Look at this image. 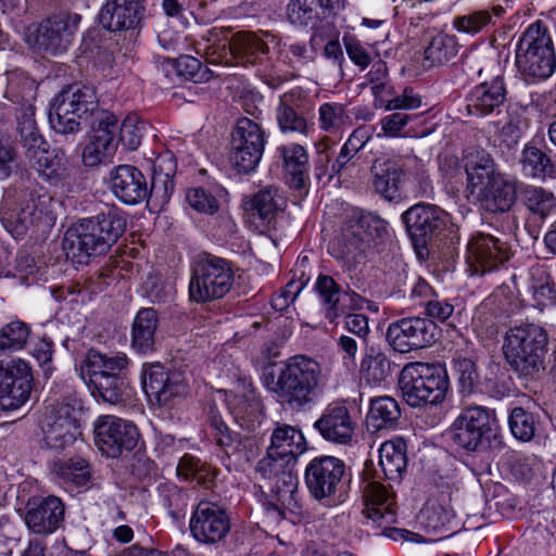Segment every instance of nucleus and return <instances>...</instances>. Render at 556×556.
<instances>
[{
  "label": "nucleus",
  "mask_w": 556,
  "mask_h": 556,
  "mask_svg": "<svg viewBox=\"0 0 556 556\" xmlns=\"http://www.w3.org/2000/svg\"><path fill=\"white\" fill-rule=\"evenodd\" d=\"M508 258V247L493 236L476 233L467 244L466 263L470 276L491 271Z\"/></svg>",
  "instance_id": "19"
},
{
  "label": "nucleus",
  "mask_w": 556,
  "mask_h": 556,
  "mask_svg": "<svg viewBox=\"0 0 556 556\" xmlns=\"http://www.w3.org/2000/svg\"><path fill=\"white\" fill-rule=\"evenodd\" d=\"M110 187L114 195L125 204L144 201L149 190L143 174L131 165H119L111 173Z\"/></svg>",
  "instance_id": "27"
},
{
  "label": "nucleus",
  "mask_w": 556,
  "mask_h": 556,
  "mask_svg": "<svg viewBox=\"0 0 556 556\" xmlns=\"http://www.w3.org/2000/svg\"><path fill=\"white\" fill-rule=\"evenodd\" d=\"M59 202L43 188L26 193L18 204L5 201L0 207V220L15 239L31 232H46L56 220Z\"/></svg>",
  "instance_id": "3"
},
{
  "label": "nucleus",
  "mask_w": 556,
  "mask_h": 556,
  "mask_svg": "<svg viewBox=\"0 0 556 556\" xmlns=\"http://www.w3.org/2000/svg\"><path fill=\"white\" fill-rule=\"evenodd\" d=\"M5 96L14 103L22 102L21 108L16 112V131L25 149L26 156L38 151V149H43L47 141L39 132L33 104L35 98L34 81L20 73H11L8 77Z\"/></svg>",
  "instance_id": "10"
},
{
  "label": "nucleus",
  "mask_w": 556,
  "mask_h": 556,
  "mask_svg": "<svg viewBox=\"0 0 556 556\" xmlns=\"http://www.w3.org/2000/svg\"><path fill=\"white\" fill-rule=\"evenodd\" d=\"M528 292L530 294V304L543 311L556 303V288L548 271L536 266L530 269V279L528 282Z\"/></svg>",
  "instance_id": "40"
},
{
  "label": "nucleus",
  "mask_w": 556,
  "mask_h": 556,
  "mask_svg": "<svg viewBox=\"0 0 556 556\" xmlns=\"http://www.w3.org/2000/svg\"><path fill=\"white\" fill-rule=\"evenodd\" d=\"M229 40L232 59L242 65L254 63L260 55L268 51L267 45L252 33H238Z\"/></svg>",
  "instance_id": "46"
},
{
  "label": "nucleus",
  "mask_w": 556,
  "mask_h": 556,
  "mask_svg": "<svg viewBox=\"0 0 556 556\" xmlns=\"http://www.w3.org/2000/svg\"><path fill=\"white\" fill-rule=\"evenodd\" d=\"M314 427L326 441L346 445L353 441L356 422L346 405L331 403L323 410Z\"/></svg>",
  "instance_id": "24"
},
{
  "label": "nucleus",
  "mask_w": 556,
  "mask_h": 556,
  "mask_svg": "<svg viewBox=\"0 0 556 556\" xmlns=\"http://www.w3.org/2000/svg\"><path fill=\"white\" fill-rule=\"evenodd\" d=\"M91 394L110 404L118 403L124 394L125 381L118 376H96L84 380Z\"/></svg>",
  "instance_id": "51"
},
{
  "label": "nucleus",
  "mask_w": 556,
  "mask_h": 556,
  "mask_svg": "<svg viewBox=\"0 0 556 556\" xmlns=\"http://www.w3.org/2000/svg\"><path fill=\"white\" fill-rule=\"evenodd\" d=\"M506 100V88L501 77L476 86L466 98L469 115L482 117L493 113Z\"/></svg>",
  "instance_id": "29"
},
{
  "label": "nucleus",
  "mask_w": 556,
  "mask_h": 556,
  "mask_svg": "<svg viewBox=\"0 0 556 556\" xmlns=\"http://www.w3.org/2000/svg\"><path fill=\"white\" fill-rule=\"evenodd\" d=\"M399 383L404 400L412 407L441 405L450 387L446 368L440 363H408L401 371Z\"/></svg>",
  "instance_id": "6"
},
{
  "label": "nucleus",
  "mask_w": 556,
  "mask_h": 556,
  "mask_svg": "<svg viewBox=\"0 0 556 556\" xmlns=\"http://www.w3.org/2000/svg\"><path fill=\"white\" fill-rule=\"evenodd\" d=\"M345 464L334 456L313 458L305 469V483L311 495L329 503L339 501L344 491Z\"/></svg>",
  "instance_id": "13"
},
{
  "label": "nucleus",
  "mask_w": 556,
  "mask_h": 556,
  "mask_svg": "<svg viewBox=\"0 0 556 556\" xmlns=\"http://www.w3.org/2000/svg\"><path fill=\"white\" fill-rule=\"evenodd\" d=\"M494 417L485 407L471 406L463 410L450 427L453 442L463 448L476 451L491 431Z\"/></svg>",
  "instance_id": "18"
},
{
  "label": "nucleus",
  "mask_w": 556,
  "mask_h": 556,
  "mask_svg": "<svg viewBox=\"0 0 556 556\" xmlns=\"http://www.w3.org/2000/svg\"><path fill=\"white\" fill-rule=\"evenodd\" d=\"M435 325L426 318H402L389 325L387 339L399 353L428 346L434 341Z\"/></svg>",
  "instance_id": "20"
},
{
  "label": "nucleus",
  "mask_w": 556,
  "mask_h": 556,
  "mask_svg": "<svg viewBox=\"0 0 556 556\" xmlns=\"http://www.w3.org/2000/svg\"><path fill=\"white\" fill-rule=\"evenodd\" d=\"M521 165L529 177L543 181L556 179V154L548 155L536 147L527 146L522 150Z\"/></svg>",
  "instance_id": "41"
},
{
  "label": "nucleus",
  "mask_w": 556,
  "mask_h": 556,
  "mask_svg": "<svg viewBox=\"0 0 556 556\" xmlns=\"http://www.w3.org/2000/svg\"><path fill=\"white\" fill-rule=\"evenodd\" d=\"M117 128V118L109 112L101 111L100 116L97 117V124H93L88 134V140L81 152V161L85 166L93 167L111 160L118 146Z\"/></svg>",
  "instance_id": "17"
},
{
  "label": "nucleus",
  "mask_w": 556,
  "mask_h": 556,
  "mask_svg": "<svg viewBox=\"0 0 556 556\" xmlns=\"http://www.w3.org/2000/svg\"><path fill=\"white\" fill-rule=\"evenodd\" d=\"M138 440V429L128 420L106 415L98 417L94 422V443L108 457L116 458L124 451L134 450Z\"/></svg>",
  "instance_id": "16"
},
{
  "label": "nucleus",
  "mask_w": 556,
  "mask_h": 556,
  "mask_svg": "<svg viewBox=\"0 0 556 556\" xmlns=\"http://www.w3.org/2000/svg\"><path fill=\"white\" fill-rule=\"evenodd\" d=\"M290 98L291 96L288 93L283 94L276 111V118L280 130L282 132H299L304 136L312 135L314 132V124L308 123L290 106Z\"/></svg>",
  "instance_id": "50"
},
{
  "label": "nucleus",
  "mask_w": 556,
  "mask_h": 556,
  "mask_svg": "<svg viewBox=\"0 0 556 556\" xmlns=\"http://www.w3.org/2000/svg\"><path fill=\"white\" fill-rule=\"evenodd\" d=\"M379 466L391 482H401L407 467V447L401 438L383 442L379 447Z\"/></svg>",
  "instance_id": "34"
},
{
  "label": "nucleus",
  "mask_w": 556,
  "mask_h": 556,
  "mask_svg": "<svg viewBox=\"0 0 556 556\" xmlns=\"http://www.w3.org/2000/svg\"><path fill=\"white\" fill-rule=\"evenodd\" d=\"M267 450L271 452V455L287 458L294 464L296 457L305 451V439L296 428L280 425L273 431Z\"/></svg>",
  "instance_id": "36"
},
{
  "label": "nucleus",
  "mask_w": 556,
  "mask_h": 556,
  "mask_svg": "<svg viewBox=\"0 0 556 556\" xmlns=\"http://www.w3.org/2000/svg\"><path fill=\"white\" fill-rule=\"evenodd\" d=\"M391 375V362L381 352L370 350L361 363V378L367 386L378 387Z\"/></svg>",
  "instance_id": "48"
},
{
  "label": "nucleus",
  "mask_w": 556,
  "mask_h": 556,
  "mask_svg": "<svg viewBox=\"0 0 556 556\" xmlns=\"http://www.w3.org/2000/svg\"><path fill=\"white\" fill-rule=\"evenodd\" d=\"M233 283V271L219 257H210L198 264L189 283L190 299L198 303L214 301L226 295Z\"/></svg>",
  "instance_id": "12"
},
{
  "label": "nucleus",
  "mask_w": 556,
  "mask_h": 556,
  "mask_svg": "<svg viewBox=\"0 0 556 556\" xmlns=\"http://www.w3.org/2000/svg\"><path fill=\"white\" fill-rule=\"evenodd\" d=\"M33 371L29 364L17 357L0 363V407L14 410L30 396Z\"/></svg>",
  "instance_id": "15"
},
{
  "label": "nucleus",
  "mask_w": 556,
  "mask_h": 556,
  "mask_svg": "<svg viewBox=\"0 0 556 556\" xmlns=\"http://www.w3.org/2000/svg\"><path fill=\"white\" fill-rule=\"evenodd\" d=\"M224 194L227 195V191L223 188L218 189L215 195L202 187H195L188 190L187 201L194 211L212 215L219 210L217 197H223Z\"/></svg>",
  "instance_id": "59"
},
{
  "label": "nucleus",
  "mask_w": 556,
  "mask_h": 556,
  "mask_svg": "<svg viewBox=\"0 0 556 556\" xmlns=\"http://www.w3.org/2000/svg\"><path fill=\"white\" fill-rule=\"evenodd\" d=\"M211 427L216 444L228 455H238L239 459H248V448H252L251 440H242L238 433L230 431L218 415L211 417Z\"/></svg>",
  "instance_id": "44"
},
{
  "label": "nucleus",
  "mask_w": 556,
  "mask_h": 556,
  "mask_svg": "<svg viewBox=\"0 0 556 556\" xmlns=\"http://www.w3.org/2000/svg\"><path fill=\"white\" fill-rule=\"evenodd\" d=\"M315 289L319 296L323 314H325L326 307H329L342 291L337 282L329 276L318 277L315 283Z\"/></svg>",
  "instance_id": "64"
},
{
  "label": "nucleus",
  "mask_w": 556,
  "mask_h": 556,
  "mask_svg": "<svg viewBox=\"0 0 556 556\" xmlns=\"http://www.w3.org/2000/svg\"><path fill=\"white\" fill-rule=\"evenodd\" d=\"M372 186L375 190L387 200L397 197L401 170L394 163L387 160H377L371 167Z\"/></svg>",
  "instance_id": "45"
},
{
  "label": "nucleus",
  "mask_w": 556,
  "mask_h": 556,
  "mask_svg": "<svg viewBox=\"0 0 556 556\" xmlns=\"http://www.w3.org/2000/svg\"><path fill=\"white\" fill-rule=\"evenodd\" d=\"M401 417L399 403L391 396H379L370 401L367 426L375 431L393 429Z\"/></svg>",
  "instance_id": "43"
},
{
  "label": "nucleus",
  "mask_w": 556,
  "mask_h": 556,
  "mask_svg": "<svg viewBox=\"0 0 556 556\" xmlns=\"http://www.w3.org/2000/svg\"><path fill=\"white\" fill-rule=\"evenodd\" d=\"M392 236L389 223L372 213L353 211L338 235L329 243V252L338 260H355L364 252L370 239H388Z\"/></svg>",
  "instance_id": "8"
},
{
  "label": "nucleus",
  "mask_w": 556,
  "mask_h": 556,
  "mask_svg": "<svg viewBox=\"0 0 556 556\" xmlns=\"http://www.w3.org/2000/svg\"><path fill=\"white\" fill-rule=\"evenodd\" d=\"M30 328L22 320H12L0 328V354L21 351L25 348Z\"/></svg>",
  "instance_id": "53"
},
{
  "label": "nucleus",
  "mask_w": 556,
  "mask_h": 556,
  "mask_svg": "<svg viewBox=\"0 0 556 556\" xmlns=\"http://www.w3.org/2000/svg\"><path fill=\"white\" fill-rule=\"evenodd\" d=\"M410 121V115L395 112L386 115L379 122L381 131L377 134L378 138H399L403 136V130Z\"/></svg>",
  "instance_id": "61"
},
{
  "label": "nucleus",
  "mask_w": 556,
  "mask_h": 556,
  "mask_svg": "<svg viewBox=\"0 0 556 556\" xmlns=\"http://www.w3.org/2000/svg\"><path fill=\"white\" fill-rule=\"evenodd\" d=\"M64 518V505L56 496L30 498L27 502L25 523L36 534H51Z\"/></svg>",
  "instance_id": "26"
},
{
  "label": "nucleus",
  "mask_w": 556,
  "mask_h": 556,
  "mask_svg": "<svg viewBox=\"0 0 556 556\" xmlns=\"http://www.w3.org/2000/svg\"><path fill=\"white\" fill-rule=\"evenodd\" d=\"M38 175L51 186L61 185L70 175L68 159L62 151L49 150L48 143L26 156Z\"/></svg>",
  "instance_id": "33"
},
{
  "label": "nucleus",
  "mask_w": 556,
  "mask_h": 556,
  "mask_svg": "<svg viewBox=\"0 0 556 556\" xmlns=\"http://www.w3.org/2000/svg\"><path fill=\"white\" fill-rule=\"evenodd\" d=\"M508 425L517 440L529 442L535 435L538 420L531 412L521 406H516L509 414Z\"/></svg>",
  "instance_id": "57"
},
{
  "label": "nucleus",
  "mask_w": 556,
  "mask_h": 556,
  "mask_svg": "<svg viewBox=\"0 0 556 556\" xmlns=\"http://www.w3.org/2000/svg\"><path fill=\"white\" fill-rule=\"evenodd\" d=\"M144 0H106L99 13L100 24L108 30L119 31L137 25Z\"/></svg>",
  "instance_id": "28"
},
{
  "label": "nucleus",
  "mask_w": 556,
  "mask_h": 556,
  "mask_svg": "<svg viewBox=\"0 0 556 556\" xmlns=\"http://www.w3.org/2000/svg\"><path fill=\"white\" fill-rule=\"evenodd\" d=\"M458 50L456 37L441 31L431 37L425 49V61L429 65H442L454 59Z\"/></svg>",
  "instance_id": "49"
},
{
  "label": "nucleus",
  "mask_w": 556,
  "mask_h": 556,
  "mask_svg": "<svg viewBox=\"0 0 556 556\" xmlns=\"http://www.w3.org/2000/svg\"><path fill=\"white\" fill-rule=\"evenodd\" d=\"M516 65L526 76L545 79L556 68L554 43L548 28L538 21L527 27L516 50Z\"/></svg>",
  "instance_id": "9"
},
{
  "label": "nucleus",
  "mask_w": 556,
  "mask_h": 556,
  "mask_svg": "<svg viewBox=\"0 0 556 556\" xmlns=\"http://www.w3.org/2000/svg\"><path fill=\"white\" fill-rule=\"evenodd\" d=\"M267 139L256 122L242 117L231 134L230 162L239 173L253 172L260 164Z\"/></svg>",
  "instance_id": "14"
},
{
  "label": "nucleus",
  "mask_w": 556,
  "mask_h": 556,
  "mask_svg": "<svg viewBox=\"0 0 556 556\" xmlns=\"http://www.w3.org/2000/svg\"><path fill=\"white\" fill-rule=\"evenodd\" d=\"M80 412L81 403L77 399L66 397L62 402L49 400L43 429V440L49 448L63 450L81 435Z\"/></svg>",
  "instance_id": "11"
},
{
  "label": "nucleus",
  "mask_w": 556,
  "mask_h": 556,
  "mask_svg": "<svg viewBox=\"0 0 556 556\" xmlns=\"http://www.w3.org/2000/svg\"><path fill=\"white\" fill-rule=\"evenodd\" d=\"M467 190L477 199L501 173L497 170L491 155L484 151L470 152L465 156Z\"/></svg>",
  "instance_id": "32"
},
{
  "label": "nucleus",
  "mask_w": 556,
  "mask_h": 556,
  "mask_svg": "<svg viewBox=\"0 0 556 556\" xmlns=\"http://www.w3.org/2000/svg\"><path fill=\"white\" fill-rule=\"evenodd\" d=\"M142 383L146 394L164 406L188 392L186 379L180 374H168L160 364L146 369Z\"/></svg>",
  "instance_id": "25"
},
{
  "label": "nucleus",
  "mask_w": 556,
  "mask_h": 556,
  "mask_svg": "<svg viewBox=\"0 0 556 556\" xmlns=\"http://www.w3.org/2000/svg\"><path fill=\"white\" fill-rule=\"evenodd\" d=\"M318 123L321 130L337 134L351 123V117L343 104L327 102L318 108Z\"/></svg>",
  "instance_id": "56"
},
{
  "label": "nucleus",
  "mask_w": 556,
  "mask_h": 556,
  "mask_svg": "<svg viewBox=\"0 0 556 556\" xmlns=\"http://www.w3.org/2000/svg\"><path fill=\"white\" fill-rule=\"evenodd\" d=\"M157 329V315L153 308L140 309L132 323L131 346L142 354L153 351L155 332Z\"/></svg>",
  "instance_id": "39"
},
{
  "label": "nucleus",
  "mask_w": 556,
  "mask_h": 556,
  "mask_svg": "<svg viewBox=\"0 0 556 556\" xmlns=\"http://www.w3.org/2000/svg\"><path fill=\"white\" fill-rule=\"evenodd\" d=\"M364 516L379 527L395 522L394 501L392 493L376 481L368 482L363 493Z\"/></svg>",
  "instance_id": "30"
},
{
  "label": "nucleus",
  "mask_w": 556,
  "mask_h": 556,
  "mask_svg": "<svg viewBox=\"0 0 556 556\" xmlns=\"http://www.w3.org/2000/svg\"><path fill=\"white\" fill-rule=\"evenodd\" d=\"M481 205L490 212H505L516 200V188L506 175H495L491 185L486 187L478 199Z\"/></svg>",
  "instance_id": "35"
},
{
  "label": "nucleus",
  "mask_w": 556,
  "mask_h": 556,
  "mask_svg": "<svg viewBox=\"0 0 556 556\" xmlns=\"http://www.w3.org/2000/svg\"><path fill=\"white\" fill-rule=\"evenodd\" d=\"M249 206L262 220L270 223L285 208L286 199L277 188L269 186L255 193Z\"/></svg>",
  "instance_id": "47"
},
{
  "label": "nucleus",
  "mask_w": 556,
  "mask_h": 556,
  "mask_svg": "<svg viewBox=\"0 0 556 556\" xmlns=\"http://www.w3.org/2000/svg\"><path fill=\"white\" fill-rule=\"evenodd\" d=\"M101 112L93 88L81 85L64 87L52 100L49 119L52 127L61 134H75L83 123Z\"/></svg>",
  "instance_id": "7"
},
{
  "label": "nucleus",
  "mask_w": 556,
  "mask_h": 556,
  "mask_svg": "<svg viewBox=\"0 0 556 556\" xmlns=\"http://www.w3.org/2000/svg\"><path fill=\"white\" fill-rule=\"evenodd\" d=\"M369 302L351 289L342 290L329 307H326L324 316L330 324L337 323L338 318L349 312L362 311Z\"/></svg>",
  "instance_id": "54"
},
{
  "label": "nucleus",
  "mask_w": 556,
  "mask_h": 556,
  "mask_svg": "<svg viewBox=\"0 0 556 556\" xmlns=\"http://www.w3.org/2000/svg\"><path fill=\"white\" fill-rule=\"evenodd\" d=\"M402 219L414 242L425 245L444 228L447 214L435 205L418 203L406 210Z\"/></svg>",
  "instance_id": "22"
},
{
  "label": "nucleus",
  "mask_w": 556,
  "mask_h": 556,
  "mask_svg": "<svg viewBox=\"0 0 556 556\" xmlns=\"http://www.w3.org/2000/svg\"><path fill=\"white\" fill-rule=\"evenodd\" d=\"M291 460L271 455L267 450L266 456L256 467V471L265 480V484L260 488L269 492V495L265 494L262 505L266 513L275 518H283L287 514H301L296 493L298 478L291 471Z\"/></svg>",
  "instance_id": "4"
},
{
  "label": "nucleus",
  "mask_w": 556,
  "mask_h": 556,
  "mask_svg": "<svg viewBox=\"0 0 556 556\" xmlns=\"http://www.w3.org/2000/svg\"><path fill=\"white\" fill-rule=\"evenodd\" d=\"M337 3V0H290L287 18L293 25L306 26L331 13Z\"/></svg>",
  "instance_id": "38"
},
{
  "label": "nucleus",
  "mask_w": 556,
  "mask_h": 556,
  "mask_svg": "<svg viewBox=\"0 0 556 556\" xmlns=\"http://www.w3.org/2000/svg\"><path fill=\"white\" fill-rule=\"evenodd\" d=\"M54 471L64 482L73 483L76 486H85L90 480L88 464L80 457L56 464Z\"/></svg>",
  "instance_id": "58"
},
{
  "label": "nucleus",
  "mask_w": 556,
  "mask_h": 556,
  "mask_svg": "<svg viewBox=\"0 0 556 556\" xmlns=\"http://www.w3.org/2000/svg\"><path fill=\"white\" fill-rule=\"evenodd\" d=\"M522 200L527 208L534 215L545 218L556 212L554 193L534 186H527L522 191Z\"/></svg>",
  "instance_id": "52"
},
{
  "label": "nucleus",
  "mask_w": 556,
  "mask_h": 556,
  "mask_svg": "<svg viewBox=\"0 0 556 556\" xmlns=\"http://www.w3.org/2000/svg\"><path fill=\"white\" fill-rule=\"evenodd\" d=\"M548 336L535 324L510 328L503 342V354L519 376L534 377L545 369Z\"/></svg>",
  "instance_id": "5"
},
{
  "label": "nucleus",
  "mask_w": 556,
  "mask_h": 556,
  "mask_svg": "<svg viewBox=\"0 0 556 556\" xmlns=\"http://www.w3.org/2000/svg\"><path fill=\"white\" fill-rule=\"evenodd\" d=\"M191 535L202 544H215L230 530L229 517L224 508L212 502H200L191 515Z\"/></svg>",
  "instance_id": "21"
},
{
  "label": "nucleus",
  "mask_w": 556,
  "mask_h": 556,
  "mask_svg": "<svg viewBox=\"0 0 556 556\" xmlns=\"http://www.w3.org/2000/svg\"><path fill=\"white\" fill-rule=\"evenodd\" d=\"M126 229L124 215L109 210L81 219L70 228L63 239V250L68 258L85 263L90 256L108 252Z\"/></svg>",
  "instance_id": "2"
},
{
  "label": "nucleus",
  "mask_w": 556,
  "mask_h": 556,
  "mask_svg": "<svg viewBox=\"0 0 556 556\" xmlns=\"http://www.w3.org/2000/svg\"><path fill=\"white\" fill-rule=\"evenodd\" d=\"M276 157L281 161L285 172L292 176L293 186L302 187L308 164L305 148L294 142L281 144L276 149Z\"/></svg>",
  "instance_id": "42"
},
{
  "label": "nucleus",
  "mask_w": 556,
  "mask_h": 556,
  "mask_svg": "<svg viewBox=\"0 0 556 556\" xmlns=\"http://www.w3.org/2000/svg\"><path fill=\"white\" fill-rule=\"evenodd\" d=\"M491 20L489 12L479 11L468 15H464L457 17L454 21V26L457 30L467 33V34H476L480 31Z\"/></svg>",
  "instance_id": "63"
},
{
  "label": "nucleus",
  "mask_w": 556,
  "mask_h": 556,
  "mask_svg": "<svg viewBox=\"0 0 556 556\" xmlns=\"http://www.w3.org/2000/svg\"><path fill=\"white\" fill-rule=\"evenodd\" d=\"M230 40L223 30L211 29L203 48L207 62L212 64H230L232 60V52L229 48Z\"/></svg>",
  "instance_id": "55"
},
{
  "label": "nucleus",
  "mask_w": 556,
  "mask_h": 556,
  "mask_svg": "<svg viewBox=\"0 0 556 556\" xmlns=\"http://www.w3.org/2000/svg\"><path fill=\"white\" fill-rule=\"evenodd\" d=\"M225 401L235 419L247 427L261 409L251 379H240L233 391L225 392Z\"/></svg>",
  "instance_id": "31"
},
{
  "label": "nucleus",
  "mask_w": 556,
  "mask_h": 556,
  "mask_svg": "<svg viewBox=\"0 0 556 556\" xmlns=\"http://www.w3.org/2000/svg\"><path fill=\"white\" fill-rule=\"evenodd\" d=\"M454 368L458 375V381L463 391L471 392L478 383V372L475 363L469 358H456Z\"/></svg>",
  "instance_id": "62"
},
{
  "label": "nucleus",
  "mask_w": 556,
  "mask_h": 556,
  "mask_svg": "<svg viewBox=\"0 0 556 556\" xmlns=\"http://www.w3.org/2000/svg\"><path fill=\"white\" fill-rule=\"evenodd\" d=\"M80 22L76 13H59L42 22L35 31L31 45L53 53L63 51L70 43V37Z\"/></svg>",
  "instance_id": "23"
},
{
  "label": "nucleus",
  "mask_w": 556,
  "mask_h": 556,
  "mask_svg": "<svg viewBox=\"0 0 556 556\" xmlns=\"http://www.w3.org/2000/svg\"><path fill=\"white\" fill-rule=\"evenodd\" d=\"M321 383L320 364L304 355L268 366L262 376L263 387L292 408H302L312 403Z\"/></svg>",
  "instance_id": "1"
},
{
  "label": "nucleus",
  "mask_w": 556,
  "mask_h": 556,
  "mask_svg": "<svg viewBox=\"0 0 556 556\" xmlns=\"http://www.w3.org/2000/svg\"><path fill=\"white\" fill-rule=\"evenodd\" d=\"M127 364L128 358L123 353L108 356L90 350L80 366V376L83 380L96 378V376H118Z\"/></svg>",
  "instance_id": "37"
},
{
  "label": "nucleus",
  "mask_w": 556,
  "mask_h": 556,
  "mask_svg": "<svg viewBox=\"0 0 556 556\" xmlns=\"http://www.w3.org/2000/svg\"><path fill=\"white\" fill-rule=\"evenodd\" d=\"M147 124L138 115L131 114L125 117L119 129V140L129 149L136 150L143 137Z\"/></svg>",
  "instance_id": "60"
}]
</instances>
